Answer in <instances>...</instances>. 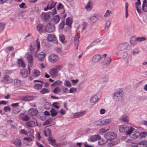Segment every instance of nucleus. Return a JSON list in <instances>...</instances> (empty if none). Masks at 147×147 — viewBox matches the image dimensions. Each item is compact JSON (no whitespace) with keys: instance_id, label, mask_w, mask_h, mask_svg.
Returning <instances> with one entry per match:
<instances>
[{"instance_id":"1","label":"nucleus","mask_w":147,"mask_h":147,"mask_svg":"<svg viewBox=\"0 0 147 147\" xmlns=\"http://www.w3.org/2000/svg\"><path fill=\"white\" fill-rule=\"evenodd\" d=\"M104 137L107 140L106 142L108 144V147H112L117 145L119 142V140L117 138V135L113 132L106 133Z\"/></svg>"},{"instance_id":"2","label":"nucleus","mask_w":147,"mask_h":147,"mask_svg":"<svg viewBox=\"0 0 147 147\" xmlns=\"http://www.w3.org/2000/svg\"><path fill=\"white\" fill-rule=\"evenodd\" d=\"M62 68L61 65L55 66L54 67L50 69L49 74L51 77L55 78L59 75V71Z\"/></svg>"},{"instance_id":"3","label":"nucleus","mask_w":147,"mask_h":147,"mask_svg":"<svg viewBox=\"0 0 147 147\" xmlns=\"http://www.w3.org/2000/svg\"><path fill=\"white\" fill-rule=\"evenodd\" d=\"M107 55L104 54L102 55L99 54H96L94 55L92 59V61L93 63H96L101 61L102 63L106 59Z\"/></svg>"},{"instance_id":"4","label":"nucleus","mask_w":147,"mask_h":147,"mask_svg":"<svg viewBox=\"0 0 147 147\" xmlns=\"http://www.w3.org/2000/svg\"><path fill=\"white\" fill-rule=\"evenodd\" d=\"M134 129L131 127L121 125L119 127V130L121 132H125L127 135H129L133 132Z\"/></svg>"},{"instance_id":"5","label":"nucleus","mask_w":147,"mask_h":147,"mask_svg":"<svg viewBox=\"0 0 147 147\" xmlns=\"http://www.w3.org/2000/svg\"><path fill=\"white\" fill-rule=\"evenodd\" d=\"M123 90L121 88H119L116 90L113 95L114 99L116 101H119L121 100L123 97Z\"/></svg>"},{"instance_id":"6","label":"nucleus","mask_w":147,"mask_h":147,"mask_svg":"<svg viewBox=\"0 0 147 147\" xmlns=\"http://www.w3.org/2000/svg\"><path fill=\"white\" fill-rule=\"evenodd\" d=\"M26 125L30 127H35L38 126V124L36 119L34 117L30 118L29 121L26 123Z\"/></svg>"},{"instance_id":"7","label":"nucleus","mask_w":147,"mask_h":147,"mask_svg":"<svg viewBox=\"0 0 147 147\" xmlns=\"http://www.w3.org/2000/svg\"><path fill=\"white\" fill-rule=\"evenodd\" d=\"M59 56L55 54H52L50 55L48 57L49 61L51 63H54L59 59Z\"/></svg>"},{"instance_id":"8","label":"nucleus","mask_w":147,"mask_h":147,"mask_svg":"<svg viewBox=\"0 0 147 147\" xmlns=\"http://www.w3.org/2000/svg\"><path fill=\"white\" fill-rule=\"evenodd\" d=\"M101 95V94L100 93H96L90 98V102L92 103H94L97 102L100 99Z\"/></svg>"},{"instance_id":"9","label":"nucleus","mask_w":147,"mask_h":147,"mask_svg":"<svg viewBox=\"0 0 147 147\" xmlns=\"http://www.w3.org/2000/svg\"><path fill=\"white\" fill-rule=\"evenodd\" d=\"M123 57L126 65H128L129 63H131V57L130 55H128L127 53H124Z\"/></svg>"},{"instance_id":"10","label":"nucleus","mask_w":147,"mask_h":147,"mask_svg":"<svg viewBox=\"0 0 147 147\" xmlns=\"http://www.w3.org/2000/svg\"><path fill=\"white\" fill-rule=\"evenodd\" d=\"M36 45L34 42H32L30 44V50L31 53L34 54V56L36 57L37 56V52L35 50Z\"/></svg>"},{"instance_id":"11","label":"nucleus","mask_w":147,"mask_h":147,"mask_svg":"<svg viewBox=\"0 0 147 147\" xmlns=\"http://www.w3.org/2000/svg\"><path fill=\"white\" fill-rule=\"evenodd\" d=\"M28 71L26 69H22L20 72L21 76L24 78H26L29 74L30 73V69L28 68Z\"/></svg>"},{"instance_id":"12","label":"nucleus","mask_w":147,"mask_h":147,"mask_svg":"<svg viewBox=\"0 0 147 147\" xmlns=\"http://www.w3.org/2000/svg\"><path fill=\"white\" fill-rule=\"evenodd\" d=\"M55 30V26L53 24L48 23L46 27V30L48 32H51Z\"/></svg>"},{"instance_id":"13","label":"nucleus","mask_w":147,"mask_h":147,"mask_svg":"<svg viewBox=\"0 0 147 147\" xmlns=\"http://www.w3.org/2000/svg\"><path fill=\"white\" fill-rule=\"evenodd\" d=\"M56 3V2H54L53 1H51L48 3L47 7L45 8L44 10L47 11L49 9H51L54 7Z\"/></svg>"},{"instance_id":"14","label":"nucleus","mask_w":147,"mask_h":147,"mask_svg":"<svg viewBox=\"0 0 147 147\" xmlns=\"http://www.w3.org/2000/svg\"><path fill=\"white\" fill-rule=\"evenodd\" d=\"M1 81L4 84L10 83L13 82L12 79L7 76H5L2 78Z\"/></svg>"},{"instance_id":"15","label":"nucleus","mask_w":147,"mask_h":147,"mask_svg":"<svg viewBox=\"0 0 147 147\" xmlns=\"http://www.w3.org/2000/svg\"><path fill=\"white\" fill-rule=\"evenodd\" d=\"M34 98L33 96L27 95L22 96L21 99L22 101H26L32 100Z\"/></svg>"},{"instance_id":"16","label":"nucleus","mask_w":147,"mask_h":147,"mask_svg":"<svg viewBox=\"0 0 147 147\" xmlns=\"http://www.w3.org/2000/svg\"><path fill=\"white\" fill-rule=\"evenodd\" d=\"M80 38V35L79 34H77L75 37L74 40V44L75 45V48L76 49H77L79 44V39Z\"/></svg>"},{"instance_id":"17","label":"nucleus","mask_w":147,"mask_h":147,"mask_svg":"<svg viewBox=\"0 0 147 147\" xmlns=\"http://www.w3.org/2000/svg\"><path fill=\"white\" fill-rule=\"evenodd\" d=\"M128 46V44L126 42L121 44L118 47L117 49L119 51H123L126 49Z\"/></svg>"},{"instance_id":"18","label":"nucleus","mask_w":147,"mask_h":147,"mask_svg":"<svg viewBox=\"0 0 147 147\" xmlns=\"http://www.w3.org/2000/svg\"><path fill=\"white\" fill-rule=\"evenodd\" d=\"M26 57L29 65L30 66H32L33 65V61L32 56L31 55L28 53L26 55Z\"/></svg>"},{"instance_id":"19","label":"nucleus","mask_w":147,"mask_h":147,"mask_svg":"<svg viewBox=\"0 0 147 147\" xmlns=\"http://www.w3.org/2000/svg\"><path fill=\"white\" fill-rule=\"evenodd\" d=\"M130 137L132 138L137 139V138L139 135H140V133L138 131H134V132H131L130 134H129Z\"/></svg>"},{"instance_id":"20","label":"nucleus","mask_w":147,"mask_h":147,"mask_svg":"<svg viewBox=\"0 0 147 147\" xmlns=\"http://www.w3.org/2000/svg\"><path fill=\"white\" fill-rule=\"evenodd\" d=\"M86 111H82L80 112H76L74 113L73 116L74 118H77L82 116L86 113Z\"/></svg>"},{"instance_id":"21","label":"nucleus","mask_w":147,"mask_h":147,"mask_svg":"<svg viewBox=\"0 0 147 147\" xmlns=\"http://www.w3.org/2000/svg\"><path fill=\"white\" fill-rule=\"evenodd\" d=\"M38 111L37 109L36 108H32L29 110L28 113L32 116H35L37 114Z\"/></svg>"},{"instance_id":"22","label":"nucleus","mask_w":147,"mask_h":147,"mask_svg":"<svg viewBox=\"0 0 147 147\" xmlns=\"http://www.w3.org/2000/svg\"><path fill=\"white\" fill-rule=\"evenodd\" d=\"M101 138L100 136L99 135H93L90 136V139L91 142H95L99 140Z\"/></svg>"},{"instance_id":"23","label":"nucleus","mask_w":147,"mask_h":147,"mask_svg":"<svg viewBox=\"0 0 147 147\" xmlns=\"http://www.w3.org/2000/svg\"><path fill=\"white\" fill-rule=\"evenodd\" d=\"M19 118L20 119L26 121H28L29 119L28 116L27 115H25L24 113L21 114L19 116Z\"/></svg>"},{"instance_id":"24","label":"nucleus","mask_w":147,"mask_h":147,"mask_svg":"<svg viewBox=\"0 0 147 147\" xmlns=\"http://www.w3.org/2000/svg\"><path fill=\"white\" fill-rule=\"evenodd\" d=\"M48 39L51 42H55L57 40V38L55 35L52 34H49L47 36Z\"/></svg>"},{"instance_id":"25","label":"nucleus","mask_w":147,"mask_h":147,"mask_svg":"<svg viewBox=\"0 0 147 147\" xmlns=\"http://www.w3.org/2000/svg\"><path fill=\"white\" fill-rule=\"evenodd\" d=\"M45 56V53L43 52H41L39 53L38 55H37L39 61L40 62H42V59H43Z\"/></svg>"},{"instance_id":"26","label":"nucleus","mask_w":147,"mask_h":147,"mask_svg":"<svg viewBox=\"0 0 147 147\" xmlns=\"http://www.w3.org/2000/svg\"><path fill=\"white\" fill-rule=\"evenodd\" d=\"M129 119V117L126 115H123L121 116L119 119L120 121L124 122H128Z\"/></svg>"},{"instance_id":"27","label":"nucleus","mask_w":147,"mask_h":147,"mask_svg":"<svg viewBox=\"0 0 147 147\" xmlns=\"http://www.w3.org/2000/svg\"><path fill=\"white\" fill-rule=\"evenodd\" d=\"M14 86L16 87H19L22 84L21 81L18 79L14 80Z\"/></svg>"},{"instance_id":"28","label":"nucleus","mask_w":147,"mask_h":147,"mask_svg":"<svg viewBox=\"0 0 147 147\" xmlns=\"http://www.w3.org/2000/svg\"><path fill=\"white\" fill-rule=\"evenodd\" d=\"M92 3L91 2L89 1L86 4L85 7V8L87 11H90L92 8Z\"/></svg>"},{"instance_id":"29","label":"nucleus","mask_w":147,"mask_h":147,"mask_svg":"<svg viewBox=\"0 0 147 147\" xmlns=\"http://www.w3.org/2000/svg\"><path fill=\"white\" fill-rule=\"evenodd\" d=\"M13 144L15 145L16 147H20L22 144L21 141L20 139L17 138L13 142Z\"/></svg>"},{"instance_id":"30","label":"nucleus","mask_w":147,"mask_h":147,"mask_svg":"<svg viewBox=\"0 0 147 147\" xmlns=\"http://www.w3.org/2000/svg\"><path fill=\"white\" fill-rule=\"evenodd\" d=\"M137 38L134 37H132L130 38V42L132 46H134L137 44Z\"/></svg>"},{"instance_id":"31","label":"nucleus","mask_w":147,"mask_h":147,"mask_svg":"<svg viewBox=\"0 0 147 147\" xmlns=\"http://www.w3.org/2000/svg\"><path fill=\"white\" fill-rule=\"evenodd\" d=\"M82 31L85 30L88 31V30L89 25L86 22H83L82 24Z\"/></svg>"},{"instance_id":"32","label":"nucleus","mask_w":147,"mask_h":147,"mask_svg":"<svg viewBox=\"0 0 147 147\" xmlns=\"http://www.w3.org/2000/svg\"><path fill=\"white\" fill-rule=\"evenodd\" d=\"M32 76L34 77H37L40 74V72L38 70L34 69L32 71Z\"/></svg>"},{"instance_id":"33","label":"nucleus","mask_w":147,"mask_h":147,"mask_svg":"<svg viewBox=\"0 0 147 147\" xmlns=\"http://www.w3.org/2000/svg\"><path fill=\"white\" fill-rule=\"evenodd\" d=\"M88 21L91 23H95L98 20L97 18L95 16H91L88 19Z\"/></svg>"},{"instance_id":"34","label":"nucleus","mask_w":147,"mask_h":147,"mask_svg":"<svg viewBox=\"0 0 147 147\" xmlns=\"http://www.w3.org/2000/svg\"><path fill=\"white\" fill-rule=\"evenodd\" d=\"M103 120L98 119L95 121L94 122V125L98 126L101 125H103Z\"/></svg>"},{"instance_id":"35","label":"nucleus","mask_w":147,"mask_h":147,"mask_svg":"<svg viewBox=\"0 0 147 147\" xmlns=\"http://www.w3.org/2000/svg\"><path fill=\"white\" fill-rule=\"evenodd\" d=\"M50 144L53 146H55L56 145V140L55 139L52 137H49L48 139Z\"/></svg>"},{"instance_id":"36","label":"nucleus","mask_w":147,"mask_h":147,"mask_svg":"<svg viewBox=\"0 0 147 147\" xmlns=\"http://www.w3.org/2000/svg\"><path fill=\"white\" fill-rule=\"evenodd\" d=\"M111 62V59L110 57H108L106 58L103 65L105 66L109 65Z\"/></svg>"},{"instance_id":"37","label":"nucleus","mask_w":147,"mask_h":147,"mask_svg":"<svg viewBox=\"0 0 147 147\" xmlns=\"http://www.w3.org/2000/svg\"><path fill=\"white\" fill-rule=\"evenodd\" d=\"M42 19L45 20H47L49 18V15L47 13H42L41 15Z\"/></svg>"},{"instance_id":"38","label":"nucleus","mask_w":147,"mask_h":147,"mask_svg":"<svg viewBox=\"0 0 147 147\" xmlns=\"http://www.w3.org/2000/svg\"><path fill=\"white\" fill-rule=\"evenodd\" d=\"M24 140L29 142H31L34 139V136L33 135H31L30 137H28L23 138Z\"/></svg>"},{"instance_id":"39","label":"nucleus","mask_w":147,"mask_h":147,"mask_svg":"<svg viewBox=\"0 0 147 147\" xmlns=\"http://www.w3.org/2000/svg\"><path fill=\"white\" fill-rule=\"evenodd\" d=\"M18 64L19 67H26L25 64L21 59H18Z\"/></svg>"},{"instance_id":"40","label":"nucleus","mask_w":147,"mask_h":147,"mask_svg":"<svg viewBox=\"0 0 147 147\" xmlns=\"http://www.w3.org/2000/svg\"><path fill=\"white\" fill-rule=\"evenodd\" d=\"M142 9L143 11L144 12L147 11V5H146V0H144L143 1Z\"/></svg>"},{"instance_id":"41","label":"nucleus","mask_w":147,"mask_h":147,"mask_svg":"<svg viewBox=\"0 0 147 147\" xmlns=\"http://www.w3.org/2000/svg\"><path fill=\"white\" fill-rule=\"evenodd\" d=\"M103 125H105L109 124L112 121V119L111 118H107L104 119L103 120Z\"/></svg>"},{"instance_id":"42","label":"nucleus","mask_w":147,"mask_h":147,"mask_svg":"<svg viewBox=\"0 0 147 147\" xmlns=\"http://www.w3.org/2000/svg\"><path fill=\"white\" fill-rule=\"evenodd\" d=\"M72 22V19L71 18L69 17L66 19V24L67 26H71Z\"/></svg>"},{"instance_id":"43","label":"nucleus","mask_w":147,"mask_h":147,"mask_svg":"<svg viewBox=\"0 0 147 147\" xmlns=\"http://www.w3.org/2000/svg\"><path fill=\"white\" fill-rule=\"evenodd\" d=\"M51 133V130L49 128H46L45 129L44 131V133L45 136H47L50 135Z\"/></svg>"},{"instance_id":"44","label":"nucleus","mask_w":147,"mask_h":147,"mask_svg":"<svg viewBox=\"0 0 147 147\" xmlns=\"http://www.w3.org/2000/svg\"><path fill=\"white\" fill-rule=\"evenodd\" d=\"M112 14V11H111L108 9L106 11V12L104 15L103 16L105 18H107L110 17L111 15Z\"/></svg>"},{"instance_id":"45","label":"nucleus","mask_w":147,"mask_h":147,"mask_svg":"<svg viewBox=\"0 0 147 147\" xmlns=\"http://www.w3.org/2000/svg\"><path fill=\"white\" fill-rule=\"evenodd\" d=\"M53 22L55 24H57L60 20V18L58 15H56L53 18Z\"/></svg>"},{"instance_id":"46","label":"nucleus","mask_w":147,"mask_h":147,"mask_svg":"<svg viewBox=\"0 0 147 147\" xmlns=\"http://www.w3.org/2000/svg\"><path fill=\"white\" fill-rule=\"evenodd\" d=\"M59 39L60 41L63 43L65 44L66 41L65 40V38L64 35L63 34H61L59 36Z\"/></svg>"},{"instance_id":"47","label":"nucleus","mask_w":147,"mask_h":147,"mask_svg":"<svg viewBox=\"0 0 147 147\" xmlns=\"http://www.w3.org/2000/svg\"><path fill=\"white\" fill-rule=\"evenodd\" d=\"M43 25L42 24H38L36 27L37 30L39 32H41L42 30Z\"/></svg>"},{"instance_id":"48","label":"nucleus","mask_w":147,"mask_h":147,"mask_svg":"<svg viewBox=\"0 0 147 147\" xmlns=\"http://www.w3.org/2000/svg\"><path fill=\"white\" fill-rule=\"evenodd\" d=\"M50 112L51 113V115L53 117L56 116L58 113V111L55 110L53 108H52L51 109Z\"/></svg>"},{"instance_id":"49","label":"nucleus","mask_w":147,"mask_h":147,"mask_svg":"<svg viewBox=\"0 0 147 147\" xmlns=\"http://www.w3.org/2000/svg\"><path fill=\"white\" fill-rule=\"evenodd\" d=\"M42 86V84H37L34 86V88L35 89L40 90L41 89Z\"/></svg>"},{"instance_id":"50","label":"nucleus","mask_w":147,"mask_h":147,"mask_svg":"<svg viewBox=\"0 0 147 147\" xmlns=\"http://www.w3.org/2000/svg\"><path fill=\"white\" fill-rule=\"evenodd\" d=\"M64 85L65 86H67L68 87H71V85L70 82L67 80L65 81L64 82Z\"/></svg>"},{"instance_id":"51","label":"nucleus","mask_w":147,"mask_h":147,"mask_svg":"<svg viewBox=\"0 0 147 147\" xmlns=\"http://www.w3.org/2000/svg\"><path fill=\"white\" fill-rule=\"evenodd\" d=\"M77 91V88L75 87H71L69 90V93H74Z\"/></svg>"},{"instance_id":"52","label":"nucleus","mask_w":147,"mask_h":147,"mask_svg":"<svg viewBox=\"0 0 147 147\" xmlns=\"http://www.w3.org/2000/svg\"><path fill=\"white\" fill-rule=\"evenodd\" d=\"M59 104L57 102H54L52 103V106L54 108L58 109L59 108Z\"/></svg>"},{"instance_id":"53","label":"nucleus","mask_w":147,"mask_h":147,"mask_svg":"<svg viewBox=\"0 0 147 147\" xmlns=\"http://www.w3.org/2000/svg\"><path fill=\"white\" fill-rule=\"evenodd\" d=\"M12 111L13 113L16 114L20 112V110L19 108H14L12 109Z\"/></svg>"},{"instance_id":"54","label":"nucleus","mask_w":147,"mask_h":147,"mask_svg":"<svg viewBox=\"0 0 147 147\" xmlns=\"http://www.w3.org/2000/svg\"><path fill=\"white\" fill-rule=\"evenodd\" d=\"M61 90L59 87H57L54 89L53 92L55 94H58L60 92Z\"/></svg>"},{"instance_id":"55","label":"nucleus","mask_w":147,"mask_h":147,"mask_svg":"<svg viewBox=\"0 0 147 147\" xmlns=\"http://www.w3.org/2000/svg\"><path fill=\"white\" fill-rule=\"evenodd\" d=\"M47 65V63H42L39 64V67L40 68L43 69Z\"/></svg>"},{"instance_id":"56","label":"nucleus","mask_w":147,"mask_h":147,"mask_svg":"<svg viewBox=\"0 0 147 147\" xmlns=\"http://www.w3.org/2000/svg\"><path fill=\"white\" fill-rule=\"evenodd\" d=\"M40 92L42 94H45V93H49V91L47 89L43 88L40 91Z\"/></svg>"},{"instance_id":"57","label":"nucleus","mask_w":147,"mask_h":147,"mask_svg":"<svg viewBox=\"0 0 147 147\" xmlns=\"http://www.w3.org/2000/svg\"><path fill=\"white\" fill-rule=\"evenodd\" d=\"M137 41L141 42L146 40V38L145 37H138L137 38Z\"/></svg>"},{"instance_id":"58","label":"nucleus","mask_w":147,"mask_h":147,"mask_svg":"<svg viewBox=\"0 0 147 147\" xmlns=\"http://www.w3.org/2000/svg\"><path fill=\"white\" fill-rule=\"evenodd\" d=\"M19 7L21 8L25 9L27 8V6L26 4L24 2H22L19 5Z\"/></svg>"},{"instance_id":"59","label":"nucleus","mask_w":147,"mask_h":147,"mask_svg":"<svg viewBox=\"0 0 147 147\" xmlns=\"http://www.w3.org/2000/svg\"><path fill=\"white\" fill-rule=\"evenodd\" d=\"M52 119H49L45 121L44 123V125H47L51 123L52 122Z\"/></svg>"},{"instance_id":"60","label":"nucleus","mask_w":147,"mask_h":147,"mask_svg":"<svg viewBox=\"0 0 147 147\" xmlns=\"http://www.w3.org/2000/svg\"><path fill=\"white\" fill-rule=\"evenodd\" d=\"M36 44L37 51H38L39 50L40 47V42L38 41V39H37V40L36 41Z\"/></svg>"},{"instance_id":"61","label":"nucleus","mask_w":147,"mask_h":147,"mask_svg":"<svg viewBox=\"0 0 147 147\" xmlns=\"http://www.w3.org/2000/svg\"><path fill=\"white\" fill-rule=\"evenodd\" d=\"M62 84V82L61 80H57L55 82L56 86H61Z\"/></svg>"},{"instance_id":"62","label":"nucleus","mask_w":147,"mask_h":147,"mask_svg":"<svg viewBox=\"0 0 147 147\" xmlns=\"http://www.w3.org/2000/svg\"><path fill=\"white\" fill-rule=\"evenodd\" d=\"M20 134H24L28 135V133L27 131L24 129H21L20 131Z\"/></svg>"},{"instance_id":"63","label":"nucleus","mask_w":147,"mask_h":147,"mask_svg":"<svg viewBox=\"0 0 147 147\" xmlns=\"http://www.w3.org/2000/svg\"><path fill=\"white\" fill-rule=\"evenodd\" d=\"M105 143V142L102 139H100L98 142V143L99 145H104Z\"/></svg>"},{"instance_id":"64","label":"nucleus","mask_w":147,"mask_h":147,"mask_svg":"<svg viewBox=\"0 0 147 147\" xmlns=\"http://www.w3.org/2000/svg\"><path fill=\"white\" fill-rule=\"evenodd\" d=\"M62 93L63 94H66L68 93L69 90L67 87H64L62 88Z\"/></svg>"}]
</instances>
